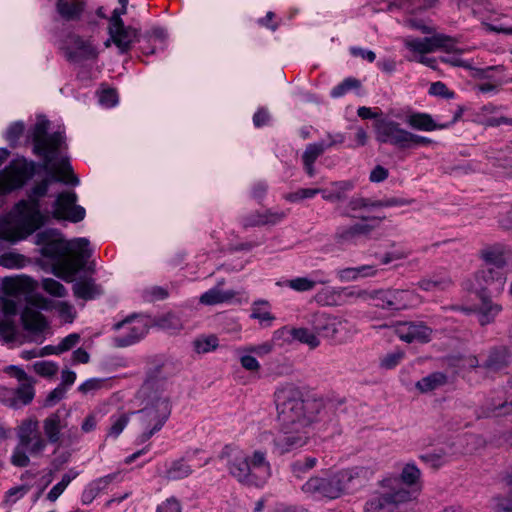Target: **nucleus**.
<instances>
[{
  "instance_id": "obj_59",
  "label": "nucleus",
  "mask_w": 512,
  "mask_h": 512,
  "mask_svg": "<svg viewBox=\"0 0 512 512\" xmlns=\"http://www.w3.org/2000/svg\"><path fill=\"white\" fill-rule=\"evenodd\" d=\"M404 358V353L400 350L393 351L391 353L386 354L380 360V366L384 369H393L395 368Z\"/></svg>"
},
{
  "instance_id": "obj_4",
  "label": "nucleus",
  "mask_w": 512,
  "mask_h": 512,
  "mask_svg": "<svg viewBox=\"0 0 512 512\" xmlns=\"http://www.w3.org/2000/svg\"><path fill=\"white\" fill-rule=\"evenodd\" d=\"M225 462L228 474L238 483L248 487H263L272 475V468L265 450L251 452L228 444L218 455Z\"/></svg>"
},
{
  "instance_id": "obj_1",
  "label": "nucleus",
  "mask_w": 512,
  "mask_h": 512,
  "mask_svg": "<svg viewBox=\"0 0 512 512\" xmlns=\"http://www.w3.org/2000/svg\"><path fill=\"white\" fill-rule=\"evenodd\" d=\"M274 401L281 425L274 446L284 454L305 446L312 434V426L323 409V401L310 396L293 384H281L274 392Z\"/></svg>"
},
{
  "instance_id": "obj_43",
  "label": "nucleus",
  "mask_w": 512,
  "mask_h": 512,
  "mask_svg": "<svg viewBox=\"0 0 512 512\" xmlns=\"http://www.w3.org/2000/svg\"><path fill=\"white\" fill-rule=\"evenodd\" d=\"M367 303L390 311L389 289L369 290Z\"/></svg>"
},
{
  "instance_id": "obj_40",
  "label": "nucleus",
  "mask_w": 512,
  "mask_h": 512,
  "mask_svg": "<svg viewBox=\"0 0 512 512\" xmlns=\"http://www.w3.org/2000/svg\"><path fill=\"white\" fill-rule=\"evenodd\" d=\"M77 476L78 472L74 469H70L62 476V479L51 488L47 494V499L51 502H55Z\"/></svg>"
},
{
  "instance_id": "obj_14",
  "label": "nucleus",
  "mask_w": 512,
  "mask_h": 512,
  "mask_svg": "<svg viewBox=\"0 0 512 512\" xmlns=\"http://www.w3.org/2000/svg\"><path fill=\"white\" fill-rule=\"evenodd\" d=\"M33 170V163L23 157L15 158L0 171V194L20 188Z\"/></svg>"
},
{
  "instance_id": "obj_3",
  "label": "nucleus",
  "mask_w": 512,
  "mask_h": 512,
  "mask_svg": "<svg viewBox=\"0 0 512 512\" xmlns=\"http://www.w3.org/2000/svg\"><path fill=\"white\" fill-rule=\"evenodd\" d=\"M36 244L41 246V255L54 260V275L66 282H72L91 254L89 241L77 238L66 241L56 230H45L36 235Z\"/></svg>"
},
{
  "instance_id": "obj_27",
  "label": "nucleus",
  "mask_w": 512,
  "mask_h": 512,
  "mask_svg": "<svg viewBox=\"0 0 512 512\" xmlns=\"http://www.w3.org/2000/svg\"><path fill=\"white\" fill-rule=\"evenodd\" d=\"M34 288L35 282L28 276L7 277L3 281V290L10 296L29 294Z\"/></svg>"
},
{
  "instance_id": "obj_5",
  "label": "nucleus",
  "mask_w": 512,
  "mask_h": 512,
  "mask_svg": "<svg viewBox=\"0 0 512 512\" xmlns=\"http://www.w3.org/2000/svg\"><path fill=\"white\" fill-rule=\"evenodd\" d=\"M48 124V121L42 119L34 127V153L43 157V169L55 176L58 182L77 186L79 179L73 174L69 157L64 152L65 136L62 132L46 136Z\"/></svg>"
},
{
  "instance_id": "obj_23",
  "label": "nucleus",
  "mask_w": 512,
  "mask_h": 512,
  "mask_svg": "<svg viewBox=\"0 0 512 512\" xmlns=\"http://www.w3.org/2000/svg\"><path fill=\"white\" fill-rule=\"evenodd\" d=\"M390 311H400L419 306L423 298L414 290L389 289Z\"/></svg>"
},
{
  "instance_id": "obj_54",
  "label": "nucleus",
  "mask_w": 512,
  "mask_h": 512,
  "mask_svg": "<svg viewBox=\"0 0 512 512\" xmlns=\"http://www.w3.org/2000/svg\"><path fill=\"white\" fill-rule=\"evenodd\" d=\"M316 464L317 459L315 457H306L292 464V472L296 477L301 478L304 473L314 468Z\"/></svg>"
},
{
  "instance_id": "obj_25",
  "label": "nucleus",
  "mask_w": 512,
  "mask_h": 512,
  "mask_svg": "<svg viewBox=\"0 0 512 512\" xmlns=\"http://www.w3.org/2000/svg\"><path fill=\"white\" fill-rule=\"evenodd\" d=\"M384 217H373L371 223H357L351 226H341L336 232V237L340 241H352L358 236L369 234L374 228L378 227Z\"/></svg>"
},
{
  "instance_id": "obj_15",
  "label": "nucleus",
  "mask_w": 512,
  "mask_h": 512,
  "mask_svg": "<svg viewBox=\"0 0 512 512\" xmlns=\"http://www.w3.org/2000/svg\"><path fill=\"white\" fill-rule=\"evenodd\" d=\"M375 138L379 143L407 149L410 131L393 120L380 119L374 124Z\"/></svg>"
},
{
  "instance_id": "obj_26",
  "label": "nucleus",
  "mask_w": 512,
  "mask_h": 512,
  "mask_svg": "<svg viewBox=\"0 0 512 512\" xmlns=\"http://www.w3.org/2000/svg\"><path fill=\"white\" fill-rule=\"evenodd\" d=\"M479 297L480 304L476 308V314L479 324L481 326H486L495 321L497 316L503 311V306L500 303L494 302L484 293Z\"/></svg>"
},
{
  "instance_id": "obj_22",
  "label": "nucleus",
  "mask_w": 512,
  "mask_h": 512,
  "mask_svg": "<svg viewBox=\"0 0 512 512\" xmlns=\"http://www.w3.org/2000/svg\"><path fill=\"white\" fill-rule=\"evenodd\" d=\"M21 320L32 341L42 342L45 339L44 333L48 329V324L40 312L32 308H25L21 314Z\"/></svg>"
},
{
  "instance_id": "obj_42",
  "label": "nucleus",
  "mask_w": 512,
  "mask_h": 512,
  "mask_svg": "<svg viewBox=\"0 0 512 512\" xmlns=\"http://www.w3.org/2000/svg\"><path fill=\"white\" fill-rule=\"evenodd\" d=\"M328 279H311L308 277H297L290 279L286 282V285L294 291L305 292L314 289L317 283L325 284Z\"/></svg>"
},
{
  "instance_id": "obj_24",
  "label": "nucleus",
  "mask_w": 512,
  "mask_h": 512,
  "mask_svg": "<svg viewBox=\"0 0 512 512\" xmlns=\"http://www.w3.org/2000/svg\"><path fill=\"white\" fill-rule=\"evenodd\" d=\"M501 107L492 103L483 105L475 112L474 121L486 127H498L500 125L512 126V118L500 114Z\"/></svg>"
},
{
  "instance_id": "obj_11",
  "label": "nucleus",
  "mask_w": 512,
  "mask_h": 512,
  "mask_svg": "<svg viewBox=\"0 0 512 512\" xmlns=\"http://www.w3.org/2000/svg\"><path fill=\"white\" fill-rule=\"evenodd\" d=\"M310 324L319 337H323L335 343L346 342L356 332L354 326L347 319L323 312L314 313L311 317Z\"/></svg>"
},
{
  "instance_id": "obj_35",
  "label": "nucleus",
  "mask_w": 512,
  "mask_h": 512,
  "mask_svg": "<svg viewBox=\"0 0 512 512\" xmlns=\"http://www.w3.org/2000/svg\"><path fill=\"white\" fill-rule=\"evenodd\" d=\"M507 254V249L502 244H495L489 247H486L481 251L482 259L490 264H494L497 266H503L506 263L505 256Z\"/></svg>"
},
{
  "instance_id": "obj_60",
  "label": "nucleus",
  "mask_w": 512,
  "mask_h": 512,
  "mask_svg": "<svg viewBox=\"0 0 512 512\" xmlns=\"http://www.w3.org/2000/svg\"><path fill=\"white\" fill-rule=\"evenodd\" d=\"M437 0H397L395 5L409 9L411 6L417 9H429L435 6Z\"/></svg>"
},
{
  "instance_id": "obj_36",
  "label": "nucleus",
  "mask_w": 512,
  "mask_h": 512,
  "mask_svg": "<svg viewBox=\"0 0 512 512\" xmlns=\"http://www.w3.org/2000/svg\"><path fill=\"white\" fill-rule=\"evenodd\" d=\"M453 456L452 448H440L435 451L427 452L420 456V459L433 468L444 465Z\"/></svg>"
},
{
  "instance_id": "obj_37",
  "label": "nucleus",
  "mask_w": 512,
  "mask_h": 512,
  "mask_svg": "<svg viewBox=\"0 0 512 512\" xmlns=\"http://www.w3.org/2000/svg\"><path fill=\"white\" fill-rule=\"evenodd\" d=\"M197 354H207L219 347V339L214 334H203L196 337L192 343Z\"/></svg>"
},
{
  "instance_id": "obj_9",
  "label": "nucleus",
  "mask_w": 512,
  "mask_h": 512,
  "mask_svg": "<svg viewBox=\"0 0 512 512\" xmlns=\"http://www.w3.org/2000/svg\"><path fill=\"white\" fill-rule=\"evenodd\" d=\"M152 388L151 382L144 385L143 392L147 394V403L143 409L135 412L141 431L138 436L140 443H145L160 431L171 413L168 397L163 394L150 393Z\"/></svg>"
},
{
  "instance_id": "obj_45",
  "label": "nucleus",
  "mask_w": 512,
  "mask_h": 512,
  "mask_svg": "<svg viewBox=\"0 0 512 512\" xmlns=\"http://www.w3.org/2000/svg\"><path fill=\"white\" fill-rule=\"evenodd\" d=\"M56 310L59 318L65 323H72L76 316L74 307L66 301L48 302Z\"/></svg>"
},
{
  "instance_id": "obj_44",
  "label": "nucleus",
  "mask_w": 512,
  "mask_h": 512,
  "mask_svg": "<svg viewBox=\"0 0 512 512\" xmlns=\"http://www.w3.org/2000/svg\"><path fill=\"white\" fill-rule=\"evenodd\" d=\"M340 300L343 299L350 303H355L357 301H368L369 290L360 289L357 287H345L339 288Z\"/></svg>"
},
{
  "instance_id": "obj_21",
  "label": "nucleus",
  "mask_w": 512,
  "mask_h": 512,
  "mask_svg": "<svg viewBox=\"0 0 512 512\" xmlns=\"http://www.w3.org/2000/svg\"><path fill=\"white\" fill-rule=\"evenodd\" d=\"M395 334L407 343L414 341L428 342L431 339L432 330L423 323L401 322L394 326Z\"/></svg>"
},
{
  "instance_id": "obj_10",
  "label": "nucleus",
  "mask_w": 512,
  "mask_h": 512,
  "mask_svg": "<svg viewBox=\"0 0 512 512\" xmlns=\"http://www.w3.org/2000/svg\"><path fill=\"white\" fill-rule=\"evenodd\" d=\"M405 23L412 29L419 30L424 34H431L430 37L425 38H414L410 36L404 38L403 42L406 49L411 53L410 57H421L440 49L446 51L454 50L455 41L453 38L442 33H435V29L425 24L423 21L407 19Z\"/></svg>"
},
{
  "instance_id": "obj_28",
  "label": "nucleus",
  "mask_w": 512,
  "mask_h": 512,
  "mask_svg": "<svg viewBox=\"0 0 512 512\" xmlns=\"http://www.w3.org/2000/svg\"><path fill=\"white\" fill-rule=\"evenodd\" d=\"M448 383V377L442 372H433L416 382V389L422 393L427 394L434 392Z\"/></svg>"
},
{
  "instance_id": "obj_30",
  "label": "nucleus",
  "mask_w": 512,
  "mask_h": 512,
  "mask_svg": "<svg viewBox=\"0 0 512 512\" xmlns=\"http://www.w3.org/2000/svg\"><path fill=\"white\" fill-rule=\"evenodd\" d=\"M476 278L480 281V285H483V290H486L489 286L496 285V289L501 292L504 288L506 277L497 270L488 268L480 271Z\"/></svg>"
},
{
  "instance_id": "obj_33",
  "label": "nucleus",
  "mask_w": 512,
  "mask_h": 512,
  "mask_svg": "<svg viewBox=\"0 0 512 512\" xmlns=\"http://www.w3.org/2000/svg\"><path fill=\"white\" fill-rule=\"evenodd\" d=\"M236 293L232 290L222 291L218 286L213 287L200 296V303L204 305H216L228 302L235 297Z\"/></svg>"
},
{
  "instance_id": "obj_17",
  "label": "nucleus",
  "mask_w": 512,
  "mask_h": 512,
  "mask_svg": "<svg viewBox=\"0 0 512 512\" xmlns=\"http://www.w3.org/2000/svg\"><path fill=\"white\" fill-rule=\"evenodd\" d=\"M109 38L104 45L109 47L113 43L120 53H127L134 43L139 41V30L132 26H125L124 23L114 20L113 25L108 26Z\"/></svg>"
},
{
  "instance_id": "obj_47",
  "label": "nucleus",
  "mask_w": 512,
  "mask_h": 512,
  "mask_svg": "<svg viewBox=\"0 0 512 512\" xmlns=\"http://www.w3.org/2000/svg\"><path fill=\"white\" fill-rule=\"evenodd\" d=\"M41 286L43 290L51 296L63 298L67 295V290L63 284L53 278L43 279Z\"/></svg>"
},
{
  "instance_id": "obj_19",
  "label": "nucleus",
  "mask_w": 512,
  "mask_h": 512,
  "mask_svg": "<svg viewBox=\"0 0 512 512\" xmlns=\"http://www.w3.org/2000/svg\"><path fill=\"white\" fill-rule=\"evenodd\" d=\"M463 109L459 107L453 114L452 119L449 122L437 123L433 117L424 112H414L407 115L405 122L412 129L431 132L435 130L447 129L454 125L462 116Z\"/></svg>"
},
{
  "instance_id": "obj_39",
  "label": "nucleus",
  "mask_w": 512,
  "mask_h": 512,
  "mask_svg": "<svg viewBox=\"0 0 512 512\" xmlns=\"http://www.w3.org/2000/svg\"><path fill=\"white\" fill-rule=\"evenodd\" d=\"M34 395L35 391L32 382L20 383V385L15 388V409L21 408L31 403Z\"/></svg>"
},
{
  "instance_id": "obj_53",
  "label": "nucleus",
  "mask_w": 512,
  "mask_h": 512,
  "mask_svg": "<svg viewBox=\"0 0 512 512\" xmlns=\"http://www.w3.org/2000/svg\"><path fill=\"white\" fill-rule=\"evenodd\" d=\"M506 349L494 350L491 352L489 358L486 360L485 366L489 369H499L507 362Z\"/></svg>"
},
{
  "instance_id": "obj_49",
  "label": "nucleus",
  "mask_w": 512,
  "mask_h": 512,
  "mask_svg": "<svg viewBox=\"0 0 512 512\" xmlns=\"http://www.w3.org/2000/svg\"><path fill=\"white\" fill-rule=\"evenodd\" d=\"M326 150L325 141H320L317 143H312L307 145L303 155V162H311L314 163L316 159L324 153Z\"/></svg>"
},
{
  "instance_id": "obj_18",
  "label": "nucleus",
  "mask_w": 512,
  "mask_h": 512,
  "mask_svg": "<svg viewBox=\"0 0 512 512\" xmlns=\"http://www.w3.org/2000/svg\"><path fill=\"white\" fill-rule=\"evenodd\" d=\"M512 413V379L508 381L504 392H496L485 400L482 416L499 417Z\"/></svg>"
},
{
  "instance_id": "obj_7",
  "label": "nucleus",
  "mask_w": 512,
  "mask_h": 512,
  "mask_svg": "<svg viewBox=\"0 0 512 512\" xmlns=\"http://www.w3.org/2000/svg\"><path fill=\"white\" fill-rule=\"evenodd\" d=\"M373 476V470L367 467H353L332 475L330 478L312 477L302 490L312 496L336 499L345 492L362 486Z\"/></svg>"
},
{
  "instance_id": "obj_64",
  "label": "nucleus",
  "mask_w": 512,
  "mask_h": 512,
  "mask_svg": "<svg viewBox=\"0 0 512 512\" xmlns=\"http://www.w3.org/2000/svg\"><path fill=\"white\" fill-rule=\"evenodd\" d=\"M16 335V326L14 321L9 318L0 322V336H2L5 340L11 341L15 338Z\"/></svg>"
},
{
  "instance_id": "obj_63",
  "label": "nucleus",
  "mask_w": 512,
  "mask_h": 512,
  "mask_svg": "<svg viewBox=\"0 0 512 512\" xmlns=\"http://www.w3.org/2000/svg\"><path fill=\"white\" fill-rule=\"evenodd\" d=\"M286 217V213L283 211H265L262 213L261 220L256 223H264V225H275L282 221Z\"/></svg>"
},
{
  "instance_id": "obj_50",
  "label": "nucleus",
  "mask_w": 512,
  "mask_h": 512,
  "mask_svg": "<svg viewBox=\"0 0 512 512\" xmlns=\"http://www.w3.org/2000/svg\"><path fill=\"white\" fill-rule=\"evenodd\" d=\"M359 87H360V81L353 77H349V78L344 79L337 86H335L331 90L330 95L333 98H339V97H342L343 95H345L351 89H356Z\"/></svg>"
},
{
  "instance_id": "obj_32",
  "label": "nucleus",
  "mask_w": 512,
  "mask_h": 512,
  "mask_svg": "<svg viewBox=\"0 0 512 512\" xmlns=\"http://www.w3.org/2000/svg\"><path fill=\"white\" fill-rule=\"evenodd\" d=\"M353 185L348 181L333 182L327 188L320 189L322 198L328 202H336L345 198L346 192L351 190Z\"/></svg>"
},
{
  "instance_id": "obj_20",
  "label": "nucleus",
  "mask_w": 512,
  "mask_h": 512,
  "mask_svg": "<svg viewBox=\"0 0 512 512\" xmlns=\"http://www.w3.org/2000/svg\"><path fill=\"white\" fill-rule=\"evenodd\" d=\"M273 340H283L287 343L291 341H298L299 343L307 345L310 349H315L320 346L321 341L319 335L312 328L311 330L305 327L299 328H280L273 333Z\"/></svg>"
},
{
  "instance_id": "obj_31",
  "label": "nucleus",
  "mask_w": 512,
  "mask_h": 512,
  "mask_svg": "<svg viewBox=\"0 0 512 512\" xmlns=\"http://www.w3.org/2000/svg\"><path fill=\"white\" fill-rule=\"evenodd\" d=\"M57 13L66 21L79 19L83 12V4L78 0L69 2L68 0H57Z\"/></svg>"
},
{
  "instance_id": "obj_61",
  "label": "nucleus",
  "mask_w": 512,
  "mask_h": 512,
  "mask_svg": "<svg viewBox=\"0 0 512 512\" xmlns=\"http://www.w3.org/2000/svg\"><path fill=\"white\" fill-rule=\"evenodd\" d=\"M450 284L449 279H441V280H432V279H422L419 281L418 286L424 291H437L443 290Z\"/></svg>"
},
{
  "instance_id": "obj_8",
  "label": "nucleus",
  "mask_w": 512,
  "mask_h": 512,
  "mask_svg": "<svg viewBox=\"0 0 512 512\" xmlns=\"http://www.w3.org/2000/svg\"><path fill=\"white\" fill-rule=\"evenodd\" d=\"M46 173L50 178L44 179L33 187L29 199L18 202L12 211V217L14 218L18 230L16 235L12 237L13 241L24 239L28 235H31L49 219L48 215L40 211L38 199L46 195L50 182L57 180L55 176L47 171Z\"/></svg>"
},
{
  "instance_id": "obj_16",
  "label": "nucleus",
  "mask_w": 512,
  "mask_h": 512,
  "mask_svg": "<svg viewBox=\"0 0 512 512\" xmlns=\"http://www.w3.org/2000/svg\"><path fill=\"white\" fill-rule=\"evenodd\" d=\"M77 194L73 191L60 193L54 204L52 216L57 220H67L73 223L80 222L84 219L85 209L76 204Z\"/></svg>"
},
{
  "instance_id": "obj_34",
  "label": "nucleus",
  "mask_w": 512,
  "mask_h": 512,
  "mask_svg": "<svg viewBox=\"0 0 512 512\" xmlns=\"http://www.w3.org/2000/svg\"><path fill=\"white\" fill-rule=\"evenodd\" d=\"M73 292L75 297L84 300L93 299L101 293L99 286L92 279L78 280L73 286Z\"/></svg>"
},
{
  "instance_id": "obj_38",
  "label": "nucleus",
  "mask_w": 512,
  "mask_h": 512,
  "mask_svg": "<svg viewBox=\"0 0 512 512\" xmlns=\"http://www.w3.org/2000/svg\"><path fill=\"white\" fill-rule=\"evenodd\" d=\"M130 421V414L118 412L110 416V426L107 429V438L117 439Z\"/></svg>"
},
{
  "instance_id": "obj_46",
  "label": "nucleus",
  "mask_w": 512,
  "mask_h": 512,
  "mask_svg": "<svg viewBox=\"0 0 512 512\" xmlns=\"http://www.w3.org/2000/svg\"><path fill=\"white\" fill-rule=\"evenodd\" d=\"M315 299L322 305H336L340 300L339 288H323L316 294Z\"/></svg>"
},
{
  "instance_id": "obj_52",
  "label": "nucleus",
  "mask_w": 512,
  "mask_h": 512,
  "mask_svg": "<svg viewBox=\"0 0 512 512\" xmlns=\"http://www.w3.org/2000/svg\"><path fill=\"white\" fill-rule=\"evenodd\" d=\"M118 477H119L118 473H112V474H108L103 477H100L90 483L89 491L91 493L98 494L101 491L105 490L115 480H117Z\"/></svg>"
},
{
  "instance_id": "obj_62",
  "label": "nucleus",
  "mask_w": 512,
  "mask_h": 512,
  "mask_svg": "<svg viewBox=\"0 0 512 512\" xmlns=\"http://www.w3.org/2000/svg\"><path fill=\"white\" fill-rule=\"evenodd\" d=\"M274 340L263 342L260 344H254V345H247L243 347V351L251 352L252 354L258 355V356H265L272 352L274 348Z\"/></svg>"
},
{
  "instance_id": "obj_48",
  "label": "nucleus",
  "mask_w": 512,
  "mask_h": 512,
  "mask_svg": "<svg viewBox=\"0 0 512 512\" xmlns=\"http://www.w3.org/2000/svg\"><path fill=\"white\" fill-rule=\"evenodd\" d=\"M26 259L24 256L9 252L0 256V265L8 269H19L24 267Z\"/></svg>"
},
{
  "instance_id": "obj_57",
  "label": "nucleus",
  "mask_w": 512,
  "mask_h": 512,
  "mask_svg": "<svg viewBox=\"0 0 512 512\" xmlns=\"http://www.w3.org/2000/svg\"><path fill=\"white\" fill-rule=\"evenodd\" d=\"M33 370L40 376L51 377L58 371V366L52 361H37L33 364Z\"/></svg>"
},
{
  "instance_id": "obj_55",
  "label": "nucleus",
  "mask_w": 512,
  "mask_h": 512,
  "mask_svg": "<svg viewBox=\"0 0 512 512\" xmlns=\"http://www.w3.org/2000/svg\"><path fill=\"white\" fill-rule=\"evenodd\" d=\"M491 507L496 512H512V495H495L491 499Z\"/></svg>"
},
{
  "instance_id": "obj_41",
  "label": "nucleus",
  "mask_w": 512,
  "mask_h": 512,
  "mask_svg": "<svg viewBox=\"0 0 512 512\" xmlns=\"http://www.w3.org/2000/svg\"><path fill=\"white\" fill-rule=\"evenodd\" d=\"M192 468L184 460L171 462L166 470V478L169 480H179L188 477L192 473Z\"/></svg>"
},
{
  "instance_id": "obj_56",
  "label": "nucleus",
  "mask_w": 512,
  "mask_h": 512,
  "mask_svg": "<svg viewBox=\"0 0 512 512\" xmlns=\"http://www.w3.org/2000/svg\"><path fill=\"white\" fill-rule=\"evenodd\" d=\"M320 193V189L314 188H301L295 192L289 193L285 195V199L288 202H299L304 199H311Z\"/></svg>"
},
{
  "instance_id": "obj_29",
  "label": "nucleus",
  "mask_w": 512,
  "mask_h": 512,
  "mask_svg": "<svg viewBox=\"0 0 512 512\" xmlns=\"http://www.w3.org/2000/svg\"><path fill=\"white\" fill-rule=\"evenodd\" d=\"M250 317L257 320L262 327L271 326L275 320V316L271 312V305L266 300H257L252 303Z\"/></svg>"
},
{
  "instance_id": "obj_12",
  "label": "nucleus",
  "mask_w": 512,
  "mask_h": 512,
  "mask_svg": "<svg viewBox=\"0 0 512 512\" xmlns=\"http://www.w3.org/2000/svg\"><path fill=\"white\" fill-rule=\"evenodd\" d=\"M61 50L69 62L76 64L94 61L99 55L92 39L74 34L67 36L61 45Z\"/></svg>"
},
{
  "instance_id": "obj_2",
  "label": "nucleus",
  "mask_w": 512,
  "mask_h": 512,
  "mask_svg": "<svg viewBox=\"0 0 512 512\" xmlns=\"http://www.w3.org/2000/svg\"><path fill=\"white\" fill-rule=\"evenodd\" d=\"M44 436L39 431V421L35 416L23 419L16 428L17 445L14 447L10 462L13 466L24 468L30 465V458H42L48 444L61 446L66 440L67 418L60 412L48 415L42 421Z\"/></svg>"
},
{
  "instance_id": "obj_13",
  "label": "nucleus",
  "mask_w": 512,
  "mask_h": 512,
  "mask_svg": "<svg viewBox=\"0 0 512 512\" xmlns=\"http://www.w3.org/2000/svg\"><path fill=\"white\" fill-rule=\"evenodd\" d=\"M113 328L118 332L113 338L114 345L117 347H127L138 342L146 335L148 323L143 317L129 316L114 324Z\"/></svg>"
},
{
  "instance_id": "obj_51",
  "label": "nucleus",
  "mask_w": 512,
  "mask_h": 512,
  "mask_svg": "<svg viewBox=\"0 0 512 512\" xmlns=\"http://www.w3.org/2000/svg\"><path fill=\"white\" fill-rule=\"evenodd\" d=\"M238 352L240 354L239 362L245 370L250 372H258L260 370L261 365L251 352L243 351V347L238 349Z\"/></svg>"
},
{
  "instance_id": "obj_6",
  "label": "nucleus",
  "mask_w": 512,
  "mask_h": 512,
  "mask_svg": "<svg viewBox=\"0 0 512 512\" xmlns=\"http://www.w3.org/2000/svg\"><path fill=\"white\" fill-rule=\"evenodd\" d=\"M421 476L420 470L413 463L406 464L400 478L395 475L384 477L379 486L382 491L374 495L366 502L365 512H383L393 509L396 505L409 501L411 493L402 487V484L413 486L417 484Z\"/></svg>"
},
{
  "instance_id": "obj_58",
  "label": "nucleus",
  "mask_w": 512,
  "mask_h": 512,
  "mask_svg": "<svg viewBox=\"0 0 512 512\" xmlns=\"http://www.w3.org/2000/svg\"><path fill=\"white\" fill-rule=\"evenodd\" d=\"M24 131V124L21 121L10 124L4 134L5 139L14 146Z\"/></svg>"
}]
</instances>
